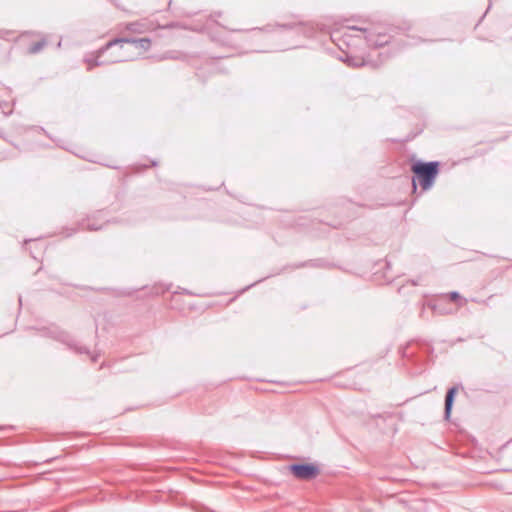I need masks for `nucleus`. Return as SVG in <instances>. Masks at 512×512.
<instances>
[{"mask_svg": "<svg viewBox=\"0 0 512 512\" xmlns=\"http://www.w3.org/2000/svg\"><path fill=\"white\" fill-rule=\"evenodd\" d=\"M0 107L2 109V113L6 114L5 110H4V107L2 106V104L0 103Z\"/></svg>", "mask_w": 512, "mask_h": 512, "instance_id": "nucleus-24", "label": "nucleus"}, {"mask_svg": "<svg viewBox=\"0 0 512 512\" xmlns=\"http://www.w3.org/2000/svg\"><path fill=\"white\" fill-rule=\"evenodd\" d=\"M102 55H99L98 54V50L95 51V53L93 55H91L90 57H86L84 59V61L87 63V69L90 71L93 69V67L95 66H101L104 64L103 61H100V57Z\"/></svg>", "mask_w": 512, "mask_h": 512, "instance_id": "nucleus-9", "label": "nucleus"}, {"mask_svg": "<svg viewBox=\"0 0 512 512\" xmlns=\"http://www.w3.org/2000/svg\"><path fill=\"white\" fill-rule=\"evenodd\" d=\"M124 43H127V37L113 38V39L107 41L103 46H101L98 49V54L99 55H104L113 46H115V45H122Z\"/></svg>", "mask_w": 512, "mask_h": 512, "instance_id": "nucleus-7", "label": "nucleus"}, {"mask_svg": "<svg viewBox=\"0 0 512 512\" xmlns=\"http://www.w3.org/2000/svg\"><path fill=\"white\" fill-rule=\"evenodd\" d=\"M125 29L133 33H143L146 29L145 24L140 21L125 23Z\"/></svg>", "mask_w": 512, "mask_h": 512, "instance_id": "nucleus-10", "label": "nucleus"}, {"mask_svg": "<svg viewBox=\"0 0 512 512\" xmlns=\"http://www.w3.org/2000/svg\"><path fill=\"white\" fill-rule=\"evenodd\" d=\"M400 29L403 28L395 25H387L386 28L383 29V31L388 33V35L391 36L392 39L394 34H398L400 32Z\"/></svg>", "mask_w": 512, "mask_h": 512, "instance_id": "nucleus-15", "label": "nucleus"}, {"mask_svg": "<svg viewBox=\"0 0 512 512\" xmlns=\"http://www.w3.org/2000/svg\"><path fill=\"white\" fill-rule=\"evenodd\" d=\"M438 163H416L411 167V171L415 174L416 179L424 190L429 189L438 174Z\"/></svg>", "mask_w": 512, "mask_h": 512, "instance_id": "nucleus-1", "label": "nucleus"}, {"mask_svg": "<svg viewBox=\"0 0 512 512\" xmlns=\"http://www.w3.org/2000/svg\"><path fill=\"white\" fill-rule=\"evenodd\" d=\"M134 45L136 48L141 49L143 51H148L151 47L152 40L149 37H127V43Z\"/></svg>", "mask_w": 512, "mask_h": 512, "instance_id": "nucleus-5", "label": "nucleus"}, {"mask_svg": "<svg viewBox=\"0 0 512 512\" xmlns=\"http://www.w3.org/2000/svg\"><path fill=\"white\" fill-rule=\"evenodd\" d=\"M364 33L367 44L373 48H382L391 41V36L384 32L379 25H371V28H359Z\"/></svg>", "mask_w": 512, "mask_h": 512, "instance_id": "nucleus-2", "label": "nucleus"}, {"mask_svg": "<svg viewBox=\"0 0 512 512\" xmlns=\"http://www.w3.org/2000/svg\"><path fill=\"white\" fill-rule=\"evenodd\" d=\"M275 30H277V26H276V23L274 24H267L265 26H262V27H253L251 29H234V30H231L232 32H258V33H272L274 32Z\"/></svg>", "mask_w": 512, "mask_h": 512, "instance_id": "nucleus-8", "label": "nucleus"}, {"mask_svg": "<svg viewBox=\"0 0 512 512\" xmlns=\"http://www.w3.org/2000/svg\"><path fill=\"white\" fill-rule=\"evenodd\" d=\"M359 28H362L361 26H352L351 29L353 30H357V31H360ZM367 28H371V25L368 26Z\"/></svg>", "mask_w": 512, "mask_h": 512, "instance_id": "nucleus-21", "label": "nucleus"}, {"mask_svg": "<svg viewBox=\"0 0 512 512\" xmlns=\"http://www.w3.org/2000/svg\"><path fill=\"white\" fill-rule=\"evenodd\" d=\"M417 40L421 43H426V42H434L435 40H429V39H424L422 37H417Z\"/></svg>", "mask_w": 512, "mask_h": 512, "instance_id": "nucleus-19", "label": "nucleus"}, {"mask_svg": "<svg viewBox=\"0 0 512 512\" xmlns=\"http://www.w3.org/2000/svg\"><path fill=\"white\" fill-rule=\"evenodd\" d=\"M47 45V40L45 38L40 39L39 41L33 42L29 48L28 53L29 54H38L41 52L44 47Z\"/></svg>", "mask_w": 512, "mask_h": 512, "instance_id": "nucleus-11", "label": "nucleus"}, {"mask_svg": "<svg viewBox=\"0 0 512 512\" xmlns=\"http://www.w3.org/2000/svg\"><path fill=\"white\" fill-rule=\"evenodd\" d=\"M455 393H456V388H451L447 392L446 400H445V412H446L447 417L450 415Z\"/></svg>", "mask_w": 512, "mask_h": 512, "instance_id": "nucleus-12", "label": "nucleus"}, {"mask_svg": "<svg viewBox=\"0 0 512 512\" xmlns=\"http://www.w3.org/2000/svg\"><path fill=\"white\" fill-rule=\"evenodd\" d=\"M112 3H114V0H110Z\"/></svg>", "mask_w": 512, "mask_h": 512, "instance_id": "nucleus-27", "label": "nucleus"}, {"mask_svg": "<svg viewBox=\"0 0 512 512\" xmlns=\"http://www.w3.org/2000/svg\"><path fill=\"white\" fill-rule=\"evenodd\" d=\"M210 37H211V39H212V40H214V41L217 39V38H216V36H215L213 33H211V34H210Z\"/></svg>", "mask_w": 512, "mask_h": 512, "instance_id": "nucleus-23", "label": "nucleus"}, {"mask_svg": "<svg viewBox=\"0 0 512 512\" xmlns=\"http://www.w3.org/2000/svg\"><path fill=\"white\" fill-rule=\"evenodd\" d=\"M399 27H402L403 29H400V32H405L411 29V25L408 22H403L401 25H398Z\"/></svg>", "mask_w": 512, "mask_h": 512, "instance_id": "nucleus-18", "label": "nucleus"}, {"mask_svg": "<svg viewBox=\"0 0 512 512\" xmlns=\"http://www.w3.org/2000/svg\"><path fill=\"white\" fill-rule=\"evenodd\" d=\"M292 474L303 480H310L315 478L319 474V469L313 464H297L290 466Z\"/></svg>", "mask_w": 512, "mask_h": 512, "instance_id": "nucleus-3", "label": "nucleus"}, {"mask_svg": "<svg viewBox=\"0 0 512 512\" xmlns=\"http://www.w3.org/2000/svg\"><path fill=\"white\" fill-rule=\"evenodd\" d=\"M277 29L283 31H290L294 29H299V32L305 37H312L315 33L314 27L303 21L299 22H291V23H279L276 22Z\"/></svg>", "mask_w": 512, "mask_h": 512, "instance_id": "nucleus-4", "label": "nucleus"}, {"mask_svg": "<svg viewBox=\"0 0 512 512\" xmlns=\"http://www.w3.org/2000/svg\"><path fill=\"white\" fill-rule=\"evenodd\" d=\"M373 68H377L378 65L377 64H372Z\"/></svg>", "mask_w": 512, "mask_h": 512, "instance_id": "nucleus-26", "label": "nucleus"}, {"mask_svg": "<svg viewBox=\"0 0 512 512\" xmlns=\"http://www.w3.org/2000/svg\"><path fill=\"white\" fill-rule=\"evenodd\" d=\"M413 186H414V188H416V180L415 179L413 180Z\"/></svg>", "mask_w": 512, "mask_h": 512, "instance_id": "nucleus-25", "label": "nucleus"}, {"mask_svg": "<svg viewBox=\"0 0 512 512\" xmlns=\"http://www.w3.org/2000/svg\"><path fill=\"white\" fill-rule=\"evenodd\" d=\"M126 59H115V60H112L113 63H116V62H122V61H125Z\"/></svg>", "mask_w": 512, "mask_h": 512, "instance_id": "nucleus-22", "label": "nucleus"}, {"mask_svg": "<svg viewBox=\"0 0 512 512\" xmlns=\"http://www.w3.org/2000/svg\"><path fill=\"white\" fill-rule=\"evenodd\" d=\"M492 7V2L491 0H489V5L486 9V11L483 13V15L480 17L478 23L476 24V27L480 25V23L483 21V19L486 17L487 13L489 12V10L491 9Z\"/></svg>", "mask_w": 512, "mask_h": 512, "instance_id": "nucleus-16", "label": "nucleus"}, {"mask_svg": "<svg viewBox=\"0 0 512 512\" xmlns=\"http://www.w3.org/2000/svg\"><path fill=\"white\" fill-rule=\"evenodd\" d=\"M165 29H183V30H190V31H195L194 29H191L189 26H187L186 24H183V23H180V22H176V21H171V22H168L165 27Z\"/></svg>", "mask_w": 512, "mask_h": 512, "instance_id": "nucleus-13", "label": "nucleus"}, {"mask_svg": "<svg viewBox=\"0 0 512 512\" xmlns=\"http://www.w3.org/2000/svg\"><path fill=\"white\" fill-rule=\"evenodd\" d=\"M341 60L349 67H353V68H358V67H364L366 65H369L370 62L365 60V59H362V58H358V57H355L351 54H346L343 58H341Z\"/></svg>", "mask_w": 512, "mask_h": 512, "instance_id": "nucleus-6", "label": "nucleus"}, {"mask_svg": "<svg viewBox=\"0 0 512 512\" xmlns=\"http://www.w3.org/2000/svg\"><path fill=\"white\" fill-rule=\"evenodd\" d=\"M25 128L35 129V128H43V127L42 126H38V125H29V126H26Z\"/></svg>", "mask_w": 512, "mask_h": 512, "instance_id": "nucleus-20", "label": "nucleus"}, {"mask_svg": "<svg viewBox=\"0 0 512 512\" xmlns=\"http://www.w3.org/2000/svg\"><path fill=\"white\" fill-rule=\"evenodd\" d=\"M221 15H222V12H221V11H214V12H212V13L209 15V19H210V20H212V21H214V22H215V24H216L217 26H219V27H221V28H223V29H226V30H228V31L232 32V31H231V30H232L231 28H228L227 26H225V25H223L222 23H220V22H218L217 20H215V18L220 17Z\"/></svg>", "mask_w": 512, "mask_h": 512, "instance_id": "nucleus-14", "label": "nucleus"}, {"mask_svg": "<svg viewBox=\"0 0 512 512\" xmlns=\"http://www.w3.org/2000/svg\"><path fill=\"white\" fill-rule=\"evenodd\" d=\"M445 297L451 301H457L460 296L457 292H451L449 294H446Z\"/></svg>", "mask_w": 512, "mask_h": 512, "instance_id": "nucleus-17", "label": "nucleus"}]
</instances>
